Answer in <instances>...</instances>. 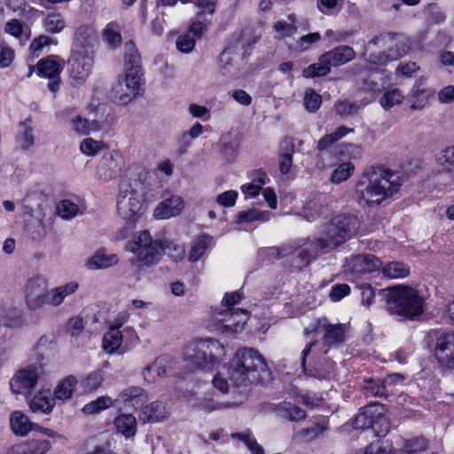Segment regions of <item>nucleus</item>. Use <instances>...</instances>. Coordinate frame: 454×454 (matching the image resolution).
<instances>
[{
	"mask_svg": "<svg viewBox=\"0 0 454 454\" xmlns=\"http://www.w3.org/2000/svg\"><path fill=\"white\" fill-rule=\"evenodd\" d=\"M211 239L207 235H201L194 239L189 252V260L197 262L209 247Z\"/></svg>",
	"mask_w": 454,
	"mask_h": 454,
	"instance_id": "47",
	"label": "nucleus"
},
{
	"mask_svg": "<svg viewBox=\"0 0 454 454\" xmlns=\"http://www.w3.org/2000/svg\"><path fill=\"white\" fill-rule=\"evenodd\" d=\"M124 51L125 71L142 68L140 55L133 41L125 43Z\"/></svg>",
	"mask_w": 454,
	"mask_h": 454,
	"instance_id": "41",
	"label": "nucleus"
},
{
	"mask_svg": "<svg viewBox=\"0 0 454 454\" xmlns=\"http://www.w3.org/2000/svg\"><path fill=\"white\" fill-rule=\"evenodd\" d=\"M97 42L95 32L90 26H81L74 34L72 51H88L93 53V47Z\"/></svg>",
	"mask_w": 454,
	"mask_h": 454,
	"instance_id": "22",
	"label": "nucleus"
},
{
	"mask_svg": "<svg viewBox=\"0 0 454 454\" xmlns=\"http://www.w3.org/2000/svg\"><path fill=\"white\" fill-rule=\"evenodd\" d=\"M331 73V67L327 64V61L324 59L321 54L318 58V62L310 64L305 67L301 75L307 79H315L318 77H325Z\"/></svg>",
	"mask_w": 454,
	"mask_h": 454,
	"instance_id": "33",
	"label": "nucleus"
},
{
	"mask_svg": "<svg viewBox=\"0 0 454 454\" xmlns=\"http://www.w3.org/2000/svg\"><path fill=\"white\" fill-rule=\"evenodd\" d=\"M43 25L47 32L55 34L65 27V20L59 13H50L45 17Z\"/></svg>",
	"mask_w": 454,
	"mask_h": 454,
	"instance_id": "55",
	"label": "nucleus"
},
{
	"mask_svg": "<svg viewBox=\"0 0 454 454\" xmlns=\"http://www.w3.org/2000/svg\"><path fill=\"white\" fill-rule=\"evenodd\" d=\"M103 143L93 140L92 138H85L80 145V150L82 153L90 156L98 154L102 149Z\"/></svg>",
	"mask_w": 454,
	"mask_h": 454,
	"instance_id": "61",
	"label": "nucleus"
},
{
	"mask_svg": "<svg viewBox=\"0 0 454 454\" xmlns=\"http://www.w3.org/2000/svg\"><path fill=\"white\" fill-rule=\"evenodd\" d=\"M122 402H129L132 406L142 405L145 400L144 389L138 387H129L124 388L119 395Z\"/></svg>",
	"mask_w": 454,
	"mask_h": 454,
	"instance_id": "44",
	"label": "nucleus"
},
{
	"mask_svg": "<svg viewBox=\"0 0 454 454\" xmlns=\"http://www.w3.org/2000/svg\"><path fill=\"white\" fill-rule=\"evenodd\" d=\"M317 340H313L309 342L301 353V365L305 375L309 377H312L315 379L325 380L331 376L332 372L334 371L335 363L332 360H328L325 362L326 368H307L306 367V358L307 356L311 352L312 348L317 344Z\"/></svg>",
	"mask_w": 454,
	"mask_h": 454,
	"instance_id": "21",
	"label": "nucleus"
},
{
	"mask_svg": "<svg viewBox=\"0 0 454 454\" xmlns=\"http://www.w3.org/2000/svg\"><path fill=\"white\" fill-rule=\"evenodd\" d=\"M167 248L169 249L170 245L165 246L161 240L153 239L148 231H140L126 244V250L136 255L131 264L140 263L145 267L158 263Z\"/></svg>",
	"mask_w": 454,
	"mask_h": 454,
	"instance_id": "5",
	"label": "nucleus"
},
{
	"mask_svg": "<svg viewBox=\"0 0 454 454\" xmlns=\"http://www.w3.org/2000/svg\"><path fill=\"white\" fill-rule=\"evenodd\" d=\"M58 215L66 220L74 217L79 211L78 206L69 200L59 201L56 207Z\"/></svg>",
	"mask_w": 454,
	"mask_h": 454,
	"instance_id": "54",
	"label": "nucleus"
},
{
	"mask_svg": "<svg viewBox=\"0 0 454 454\" xmlns=\"http://www.w3.org/2000/svg\"><path fill=\"white\" fill-rule=\"evenodd\" d=\"M276 410L281 417L291 421L303 420L307 415L306 411L301 407L286 402L280 403Z\"/></svg>",
	"mask_w": 454,
	"mask_h": 454,
	"instance_id": "36",
	"label": "nucleus"
},
{
	"mask_svg": "<svg viewBox=\"0 0 454 454\" xmlns=\"http://www.w3.org/2000/svg\"><path fill=\"white\" fill-rule=\"evenodd\" d=\"M122 342V334L118 327L112 326L104 334L102 345L105 351L109 354L116 352Z\"/></svg>",
	"mask_w": 454,
	"mask_h": 454,
	"instance_id": "34",
	"label": "nucleus"
},
{
	"mask_svg": "<svg viewBox=\"0 0 454 454\" xmlns=\"http://www.w3.org/2000/svg\"><path fill=\"white\" fill-rule=\"evenodd\" d=\"M79 286L76 282H69L64 286H60L48 291L45 304L57 307L60 305L66 297L74 294Z\"/></svg>",
	"mask_w": 454,
	"mask_h": 454,
	"instance_id": "25",
	"label": "nucleus"
},
{
	"mask_svg": "<svg viewBox=\"0 0 454 454\" xmlns=\"http://www.w3.org/2000/svg\"><path fill=\"white\" fill-rule=\"evenodd\" d=\"M195 46V39L190 34L181 35L176 39V48L178 51L188 53L191 52Z\"/></svg>",
	"mask_w": 454,
	"mask_h": 454,
	"instance_id": "64",
	"label": "nucleus"
},
{
	"mask_svg": "<svg viewBox=\"0 0 454 454\" xmlns=\"http://www.w3.org/2000/svg\"><path fill=\"white\" fill-rule=\"evenodd\" d=\"M224 354V347L219 340L207 338L193 342L192 353L188 355V358L196 368L209 371Z\"/></svg>",
	"mask_w": 454,
	"mask_h": 454,
	"instance_id": "6",
	"label": "nucleus"
},
{
	"mask_svg": "<svg viewBox=\"0 0 454 454\" xmlns=\"http://www.w3.org/2000/svg\"><path fill=\"white\" fill-rule=\"evenodd\" d=\"M78 381L73 375H68L60 380L54 389L55 399L68 400L73 396V393Z\"/></svg>",
	"mask_w": 454,
	"mask_h": 454,
	"instance_id": "35",
	"label": "nucleus"
},
{
	"mask_svg": "<svg viewBox=\"0 0 454 454\" xmlns=\"http://www.w3.org/2000/svg\"><path fill=\"white\" fill-rule=\"evenodd\" d=\"M391 38L385 42L387 51L379 54H371V60L374 64L385 65L404 56L409 51V43L403 34L390 33Z\"/></svg>",
	"mask_w": 454,
	"mask_h": 454,
	"instance_id": "13",
	"label": "nucleus"
},
{
	"mask_svg": "<svg viewBox=\"0 0 454 454\" xmlns=\"http://www.w3.org/2000/svg\"><path fill=\"white\" fill-rule=\"evenodd\" d=\"M184 208V201L180 196L172 195L162 200L154 210V216L159 219L169 218L179 215Z\"/></svg>",
	"mask_w": 454,
	"mask_h": 454,
	"instance_id": "23",
	"label": "nucleus"
},
{
	"mask_svg": "<svg viewBox=\"0 0 454 454\" xmlns=\"http://www.w3.org/2000/svg\"><path fill=\"white\" fill-rule=\"evenodd\" d=\"M429 440L423 435L403 440L402 449L405 454H417L426 451L429 447Z\"/></svg>",
	"mask_w": 454,
	"mask_h": 454,
	"instance_id": "39",
	"label": "nucleus"
},
{
	"mask_svg": "<svg viewBox=\"0 0 454 454\" xmlns=\"http://www.w3.org/2000/svg\"><path fill=\"white\" fill-rule=\"evenodd\" d=\"M224 369L225 372H218L212 380L214 387L222 393L262 383L270 374L264 357L256 349L247 347L239 348Z\"/></svg>",
	"mask_w": 454,
	"mask_h": 454,
	"instance_id": "1",
	"label": "nucleus"
},
{
	"mask_svg": "<svg viewBox=\"0 0 454 454\" xmlns=\"http://www.w3.org/2000/svg\"><path fill=\"white\" fill-rule=\"evenodd\" d=\"M142 68L126 71V86L133 92V97L139 95L143 81Z\"/></svg>",
	"mask_w": 454,
	"mask_h": 454,
	"instance_id": "51",
	"label": "nucleus"
},
{
	"mask_svg": "<svg viewBox=\"0 0 454 454\" xmlns=\"http://www.w3.org/2000/svg\"><path fill=\"white\" fill-rule=\"evenodd\" d=\"M367 184L359 182L356 193L357 198L367 205L380 204L399 191L402 178L397 172L378 168L364 175Z\"/></svg>",
	"mask_w": 454,
	"mask_h": 454,
	"instance_id": "2",
	"label": "nucleus"
},
{
	"mask_svg": "<svg viewBox=\"0 0 454 454\" xmlns=\"http://www.w3.org/2000/svg\"><path fill=\"white\" fill-rule=\"evenodd\" d=\"M51 43L56 44L57 42L49 36L40 35L32 41L29 46V51L34 57H38L42 53L43 47Z\"/></svg>",
	"mask_w": 454,
	"mask_h": 454,
	"instance_id": "60",
	"label": "nucleus"
},
{
	"mask_svg": "<svg viewBox=\"0 0 454 454\" xmlns=\"http://www.w3.org/2000/svg\"><path fill=\"white\" fill-rule=\"evenodd\" d=\"M433 356L442 370L454 369V332L434 333Z\"/></svg>",
	"mask_w": 454,
	"mask_h": 454,
	"instance_id": "7",
	"label": "nucleus"
},
{
	"mask_svg": "<svg viewBox=\"0 0 454 454\" xmlns=\"http://www.w3.org/2000/svg\"><path fill=\"white\" fill-rule=\"evenodd\" d=\"M166 414V407L163 403L156 401L142 409L139 419L144 423H154L162 420Z\"/></svg>",
	"mask_w": 454,
	"mask_h": 454,
	"instance_id": "28",
	"label": "nucleus"
},
{
	"mask_svg": "<svg viewBox=\"0 0 454 454\" xmlns=\"http://www.w3.org/2000/svg\"><path fill=\"white\" fill-rule=\"evenodd\" d=\"M43 373V363L30 364L15 373L10 380V387L15 394L27 395Z\"/></svg>",
	"mask_w": 454,
	"mask_h": 454,
	"instance_id": "11",
	"label": "nucleus"
},
{
	"mask_svg": "<svg viewBox=\"0 0 454 454\" xmlns=\"http://www.w3.org/2000/svg\"><path fill=\"white\" fill-rule=\"evenodd\" d=\"M144 195L134 189L121 190L117 200V211L125 221L136 223L144 213Z\"/></svg>",
	"mask_w": 454,
	"mask_h": 454,
	"instance_id": "8",
	"label": "nucleus"
},
{
	"mask_svg": "<svg viewBox=\"0 0 454 454\" xmlns=\"http://www.w3.org/2000/svg\"><path fill=\"white\" fill-rule=\"evenodd\" d=\"M51 449V442L45 439H34L21 445L23 454H44Z\"/></svg>",
	"mask_w": 454,
	"mask_h": 454,
	"instance_id": "48",
	"label": "nucleus"
},
{
	"mask_svg": "<svg viewBox=\"0 0 454 454\" xmlns=\"http://www.w3.org/2000/svg\"><path fill=\"white\" fill-rule=\"evenodd\" d=\"M355 170L353 163L347 161L340 163L332 173L330 180L333 184H340L349 178Z\"/></svg>",
	"mask_w": 454,
	"mask_h": 454,
	"instance_id": "50",
	"label": "nucleus"
},
{
	"mask_svg": "<svg viewBox=\"0 0 454 454\" xmlns=\"http://www.w3.org/2000/svg\"><path fill=\"white\" fill-rule=\"evenodd\" d=\"M301 247V245L299 242L294 241L291 243L283 244L281 247H272L270 248V250L272 252V254H276V258L281 259L289 254H294Z\"/></svg>",
	"mask_w": 454,
	"mask_h": 454,
	"instance_id": "62",
	"label": "nucleus"
},
{
	"mask_svg": "<svg viewBox=\"0 0 454 454\" xmlns=\"http://www.w3.org/2000/svg\"><path fill=\"white\" fill-rule=\"evenodd\" d=\"M304 216L308 221L318 218L326 219L333 213V208L325 195L316 194L306 201L303 207Z\"/></svg>",
	"mask_w": 454,
	"mask_h": 454,
	"instance_id": "18",
	"label": "nucleus"
},
{
	"mask_svg": "<svg viewBox=\"0 0 454 454\" xmlns=\"http://www.w3.org/2000/svg\"><path fill=\"white\" fill-rule=\"evenodd\" d=\"M124 160L122 156L112 152L106 153L100 160L97 168V176L99 179L109 181L121 176Z\"/></svg>",
	"mask_w": 454,
	"mask_h": 454,
	"instance_id": "17",
	"label": "nucleus"
},
{
	"mask_svg": "<svg viewBox=\"0 0 454 454\" xmlns=\"http://www.w3.org/2000/svg\"><path fill=\"white\" fill-rule=\"evenodd\" d=\"M403 98L404 97L399 89H393L384 93L380 99V103L384 109L388 110L394 106L401 104Z\"/></svg>",
	"mask_w": 454,
	"mask_h": 454,
	"instance_id": "53",
	"label": "nucleus"
},
{
	"mask_svg": "<svg viewBox=\"0 0 454 454\" xmlns=\"http://www.w3.org/2000/svg\"><path fill=\"white\" fill-rule=\"evenodd\" d=\"M255 43L256 39L254 37L247 36L243 32L232 35L228 45L219 56V67L222 74L226 75L232 73L233 59L231 56L232 53L242 50L246 54Z\"/></svg>",
	"mask_w": 454,
	"mask_h": 454,
	"instance_id": "10",
	"label": "nucleus"
},
{
	"mask_svg": "<svg viewBox=\"0 0 454 454\" xmlns=\"http://www.w3.org/2000/svg\"><path fill=\"white\" fill-rule=\"evenodd\" d=\"M312 331L318 330L324 331L323 341L328 348L337 346L345 341L346 339V326L342 324H330L328 320L324 318H317L311 325Z\"/></svg>",
	"mask_w": 454,
	"mask_h": 454,
	"instance_id": "15",
	"label": "nucleus"
},
{
	"mask_svg": "<svg viewBox=\"0 0 454 454\" xmlns=\"http://www.w3.org/2000/svg\"><path fill=\"white\" fill-rule=\"evenodd\" d=\"M73 128L80 135H88L90 132L99 131L103 129V122L77 116L73 120Z\"/></svg>",
	"mask_w": 454,
	"mask_h": 454,
	"instance_id": "37",
	"label": "nucleus"
},
{
	"mask_svg": "<svg viewBox=\"0 0 454 454\" xmlns=\"http://www.w3.org/2000/svg\"><path fill=\"white\" fill-rule=\"evenodd\" d=\"M103 36L112 47H118L121 43V35L119 24L117 22L108 23L103 30Z\"/></svg>",
	"mask_w": 454,
	"mask_h": 454,
	"instance_id": "52",
	"label": "nucleus"
},
{
	"mask_svg": "<svg viewBox=\"0 0 454 454\" xmlns=\"http://www.w3.org/2000/svg\"><path fill=\"white\" fill-rule=\"evenodd\" d=\"M164 366V358H157L152 364L148 365L143 372L144 379L147 382H154L157 378L161 377L160 369Z\"/></svg>",
	"mask_w": 454,
	"mask_h": 454,
	"instance_id": "56",
	"label": "nucleus"
},
{
	"mask_svg": "<svg viewBox=\"0 0 454 454\" xmlns=\"http://www.w3.org/2000/svg\"><path fill=\"white\" fill-rule=\"evenodd\" d=\"M33 412L49 414L55 406V398L51 397L50 390L36 393L28 403Z\"/></svg>",
	"mask_w": 454,
	"mask_h": 454,
	"instance_id": "27",
	"label": "nucleus"
},
{
	"mask_svg": "<svg viewBox=\"0 0 454 454\" xmlns=\"http://www.w3.org/2000/svg\"><path fill=\"white\" fill-rule=\"evenodd\" d=\"M272 213L270 211H262L256 208L241 211L237 215L236 222L238 223H253V222H267L270 219Z\"/></svg>",
	"mask_w": 454,
	"mask_h": 454,
	"instance_id": "42",
	"label": "nucleus"
},
{
	"mask_svg": "<svg viewBox=\"0 0 454 454\" xmlns=\"http://www.w3.org/2000/svg\"><path fill=\"white\" fill-rule=\"evenodd\" d=\"M430 95L429 91L424 87L422 78L416 81L411 89V107L412 109H421L425 105L426 98Z\"/></svg>",
	"mask_w": 454,
	"mask_h": 454,
	"instance_id": "40",
	"label": "nucleus"
},
{
	"mask_svg": "<svg viewBox=\"0 0 454 454\" xmlns=\"http://www.w3.org/2000/svg\"><path fill=\"white\" fill-rule=\"evenodd\" d=\"M10 424L13 433L20 436H25L34 427V424L28 417L20 411H13L11 414Z\"/></svg>",
	"mask_w": 454,
	"mask_h": 454,
	"instance_id": "31",
	"label": "nucleus"
},
{
	"mask_svg": "<svg viewBox=\"0 0 454 454\" xmlns=\"http://www.w3.org/2000/svg\"><path fill=\"white\" fill-rule=\"evenodd\" d=\"M355 429L372 428L378 436H385L389 431V421L385 415L374 409V405L365 406L352 420Z\"/></svg>",
	"mask_w": 454,
	"mask_h": 454,
	"instance_id": "9",
	"label": "nucleus"
},
{
	"mask_svg": "<svg viewBox=\"0 0 454 454\" xmlns=\"http://www.w3.org/2000/svg\"><path fill=\"white\" fill-rule=\"evenodd\" d=\"M114 426L117 432L123 434L126 438L132 437L137 432V419L131 414H121L115 418Z\"/></svg>",
	"mask_w": 454,
	"mask_h": 454,
	"instance_id": "32",
	"label": "nucleus"
},
{
	"mask_svg": "<svg viewBox=\"0 0 454 454\" xmlns=\"http://www.w3.org/2000/svg\"><path fill=\"white\" fill-rule=\"evenodd\" d=\"M381 291L386 299V309L390 315L414 320L423 314L425 299L417 289L398 285Z\"/></svg>",
	"mask_w": 454,
	"mask_h": 454,
	"instance_id": "3",
	"label": "nucleus"
},
{
	"mask_svg": "<svg viewBox=\"0 0 454 454\" xmlns=\"http://www.w3.org/2000/svg\"><path fill=\"white\" fill-rule=\"evenodd\" d=\"M164 366V358H157L152 364L148 365L143 372L144 379L147 382H154L157 378L161 377L160 369Z\"/></svg>",
	"mask_w": 454,
	"mask_h": 454,
	"instance_id": "57",
	"label": "nucleus"
},
{
	"mask_svg": "<svg viewBox=\"0 0 454 454\" xmlns=\"http://www.w3.org/2000/svg\"><path fill=\"white\" fill-rule=\"evenodd\" d=\"M231 437L242 441L253 454H264L263 448L249 433H234L231 434Z\"/></svg>",
	"mask_w": 454,
	"mask_h": 454,
	"instance_id": "58",
	"label": "nucleus"
},
{
	"mask_svg": "<svg viewBox=\"0 0 454 454\" xmlns=\"http://www.w3.org/2000/svg\"><path fill=\"white\" fill-rule=\"evenodd\" d=\"M364 391L366 395L387 399L389 396L388 387L384 380L367 379L364 380Z\"/></svg>",
	"mask_w": 454,
	"mask_h": 454,
	"instance_id": "38",
	"label": "nucleus"
},
{
	"mask_svg": "<svg viewBox=\"0 0 454 454\" xmlns=\"http://www.w3.org/2000/svg\"><path fill=\"white\" fill-rule=\"evenodd\" d=\"M322 104V97L317 93L313 89H308L305 91L304 106L305 108L311 113L319 109Z\"/></svg>",
	"mask_w": 454,
	"mask_h": 454,
	"instance_id": "59",
	"label": "nucleus"
},
{
	"mask_svg": "<svg viewBox=\"0 0 454 454\" xmlns=\"http://www.w3.org/2000/svg\"><path fill=\"white\" fill-rule=\"evenodd\" d=\"M382 265L381 261L372 254H359L353 256L349 262V270L354 275L362 276L379 270Z\"/></svg>",
	"mask_w": 454,
	"mask_h": 454,
	"instance_id": "19",
	"label": "nucleus"
},
{
	"mask_svg": "<svg viewBox=\"0 0 454 454\" xmlns=\"http://www.w3.org/2000/svg\"><path fill=\"white\" fill-rule=\"evenodd\" d=\"M55 338L52 334H43L35 344V350L39 363H43L45 355H49L54 348Z\"/></svg>",
	"mask_w": 454,
	"mask_h": 454,
	"instance_id": "45",
	"label": "nucleus"
},
{
	"mask_svg": "<svg viewBox=\"0 0 454 454\" xmlns=\"http://www.w3.org/2000/svg\"><path fill=\"white\" fill-rule=\"evenodd\" d=\"M104 380V373L101 370H96L90 372L80 382V387L84 393H90L97 390Z\"/></svg>",
	"mask_w": 454,
	"mask_h": 454,
	"instance_id": "46",
	"label": "nucleus"
},
{
	"mask_svg": "<svg viewBox=\"0 0 454 454\" xmlns=\"http://www.w3.org/2000/svg\"><path fill=\"white\" fill-rule=\"evenodd\" d=\"M410 272V266L402 262H391L382 267L383 275L389 278H403Z\"/></svg>",
	"mask_w": 454,
	"mask_h": 454,
	"instance_id": "43",
	"label": "nucleus"
},
{
	"mask_svg": "<svg viewBox=\"0 0 454 454\" xmlns=\"http://www.w3.org/2000/svg\"><path fill=\"white\" fill-rule=\"evenodd\" d=\"M250 177L252 178V182L242 185L241 191L247 197L254 198L260 193L262 186L269 181V177L267 174L261 169L254 170Z\"/></svg>",
	"mask_w": 454,
	"mask_h": 454,
	"instance_id": "29",
	"label": "nucleus"
},
{
	"mask_svg": "<svg viewBox=\"0 0 454 454\" xmlns=\"http://www.w3.org/2000/svg\"><path fill=\"white\" fill-rule=\"evenodd\" d=\"M324 59L332 67H338L347 64L356 58V51L348 45H340L322 54Z\"/></svg>",
	"mask_w": 454,
	"mask_h": 454,
	"instance_id": "20",
	"label": "nucleus"
},
{
	"mask_svg": "<svg viewBox=\"0 0 454 454\" xmlns=\"http://www.w3.org/2000/svg\"><path fill=\"white\" fill-rule=\"evenodd\" d=\"M118 262L116 254H106V250L101 248L88 259L86 266L89 270H101L116 265Z\"/></svg>",
	"mask_w": 454,
	"mask_h": 454,
	"instance_id": "24",
	"label": "nucleus"
},
{
	"mask_svg": "<svg viewBox=\"0 0 454 454\" xmlns=\"http://www.w3.org/2000/svg\"><path fill=\"white\" fill-rule=\"evenodd\" d=\"M294 144L291 138H285L280 144L279 149V171L286 175L293 163Z\"/></svg>",
	"mask_w": 454,
	"mask_h": 454,
	"instance_id": "30",
	"label": "nucleus"
},
{
	"mask_svg": "<svg viewBox=\"0 0 454 454\" xmlns=\"http://www.w3.org/2000/svg\"><path fill=\"white\" fill-rule=\"evenodd\" d=\"M48 283L43 277L29 278L25 286V300L27 308L36 310L45 304Z\"/></svg>",
	"mask_w": 454,
	"mask_h": 454,
	"instance_id": "14",
	"label": "nucleus"
},
{
	"mask_svg": "<svg viewBox=\"0 0 454 454\" xmlns=\"http://www.w3.org/2000/svg\"><path fill=\"white\" fill-rule=\"evenodd\" d=\"M219 315L221 316L217 319L221 324L219 330L226 334L242 331L249 318L247 310L243 309H226Z\"/></svg>",
	"mask_w": 454,
	"mask_h": 454,
	"instance_id": "16",
	"label": "nucleus"
},
{
	"mask_svg": "<svg viewBox=\"0 0 454 454\" xmlns=\"http://www.w3.org/2000/svg\"><path fill=\"white\" fill-rule=\"evenodd\" d=\"M36 68L39 76L50 78L60 74L63 69V64L59 57L51 55L42 59L38 62Z\"/></svg>",
	"mask_w": 454,
	"mask_h": 454,
	"instance_id": "26",
	"label": "nucleus"
},
{
	"mask_svg": "<svg viewBox=\"0 0 454 454\" xmlns=\"http://www.w3.org/2000/svg\"><path fill=\"white\" fill-rule=\"evenodd\" d=\"M359 228L360 221L354 214L337 215L325 224L317 246L321 249H333L355 237Z\"/></svg>",
	"mask_w": 454,
	"mask_h": 454,
	"instance_id": "4",
	"label": "nucleus"
},
{
	"mask_svg": "<svg viewBox=\"0 0 454 454\" xmlns=\"http://www.w3.org/2000/svg\"><path fill=\"white\" fill-rule=\"evenodd\" d=\"M113 405V400L108 396H99L96 400L85 404L82 411L87 415L101 412Z\"/></svg>",
	"mask_w": 454,
	"mask_h": 454,
	"instance_id": "49",
	"label": "nucleus"
},
{
	"mask_svg": "<svg viewBox=\"0 0 454 454\" xmlns=\"http://www.w3.org/2000/svg\"><path fill=\"white\" fill-rule=\"evenodd\" d=\"M359 110V106L348 100L339 101L335 106L336 114L340 116H349L356 114Z\"/></svg>",
	"mask_w": 454,
	"mask_h": 454,
	"instance_id": "63",
	"label": "nucleus"
},
{
	"mask_svg": "<svg viewBox=\"0 0 454 454\" xmlns=\"http://www.w3.org/2000/svg\"><path fill=\"white\" fill-rule=\"evenodd\" d=\"M93 63V53L77 50L71 52L67 65L69 76L74 85L78 86L84 83L91 73Z\"/></svg>",
	"mask_w": 454,
	"mask_h": 454,
	"instance_id": "12",
	"label": "nucleus"
}]
</instances>
